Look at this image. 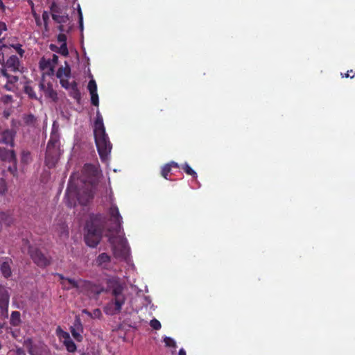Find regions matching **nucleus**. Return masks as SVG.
<instances>
[{
	"instance_id": "obj_1",
	"label": "nucleus",
	"mask_w": 355,
	"mask_h": 355,
	"mask_svg": "<svg viewBox=\"0 0 355 355\" xmlns=\"http://www.w3.org/2000/svg\"><path fill=\"white\" fill-rule=\"evenodd\" d=\"M105 284V293H110L112 298L104 306V312L109 315L119 314L121 313L126 300L125 295L123 293L125 284L116 276L106 279Z\"/></svg>"
},
{
	"instance_id": "obj_2",
	"label": "nucleus",
	"mask_w": 355,
	"mask_h": 355,
	"mask_svg": "<svg viewBox=\"0 0 355 355\" xmlns=\"http://www.w3.org/2000/svg\"><path fill=\"white\" fill-rule=\"evenodd\" d=\"M94 135L99 156L102 160H105L111 152L112 144L105 132L103 116L98 110L94 124Z\"/></svg>"
},
{
	"instance_id": "obj_3",
	"label": "nucleus",
	"mask_w": 355,
	"mask_h": 355,
	"mask_svg": "<svg viewBox=\"0 0 355 355\" xmlns=\"http://www.w3.org/2000/svg\"><path fill=\"white\" fill-rule=\"evenodd\" d=\"M85 187L83 190L78 189L69 182L66 190V196L69 199V206L71 207L76 204L77 200L80 205H86L94 198V185L85 184Z\"/></svg>"
},
{
	"instance_id": "obj_4",
	"label": "nucleus",
	"mask_w": 355,
	"mask_h": 355,
	"mask_svg": "<svg viewBox=\"0 0 355 355\" xmlns=\"http://www.w3.org/2000/svg\"><path fill=\"white\" fill-rule=\"evenodd\" d=\"M60 134L57 128L53 125L51 130L50 139L47 143L45 164L52 168L55 166L60 156Z\"/></svg>"
},
{
	"instance_id": "obj_5",
	"label": "nucleus",
	"mask_w": 355,
	"mask_h": 355,
	"mask_svg": "<svg viewBox=\"0 0 355 355\" xmlns=\"http://www.w3.org/2000/svg\"><path fill=\"white\" fill-rule=\"evenodd\" d=\"M85 229V241L86 244L91 248L96 247L101 240L103 233V225L98 217H92L87 222Z\"/></svg>"
},
{
	"instance_id": "obj_6",
	"label": "nucleus",
	"mask_w": 355,
	"mask_h": 355,
	"mask_svg": "<svg viewBox=\"0 0 355 355\" xmlns=\"http://www.w3.org/2000/svg\"><path fill=\"white\" fill-rule=\"evenodd\" d=\"M12 51L10 47L6 44L0 46V64L2 69L0 70H6L13 73L22 72L21 70V63L19 58L15 55H10Z\"/></svg>"
},
{
	"instance_id": "obj_7",
	"label": "nucleus",
	"mask_w": 355,
	"mask_h": 355,
	"mask_svg": "<svg viewBox=\"0 0 355 355\" xmlns=\"http://www.w3.org/2000/svg\"><path fill=\"white\" fill-rule=\"evenodd\" d=\"M83 182L88 184L95 185L98 180L99 171L96 165L85 164L82 170Z\"/></svg>"
},
{
	"instance_id": "obj_8",
	"label": "nucleus",
	"mask_w": 355,
	"mask_h": 355,
	"mask_svg": "<svg viewBox=\"0 0 355 355\" xmlns=\"http://www.w3.org/2000/svg\"><path fill=\"white\" fill-rule=\"evenodd\" d=\"M28 253L33 262L39 267L44 268L51 263V257L46 256L37 248L29 247Z\"/></svg>"
},
{
	"instance_id": "obj_9",
	"label": "nucleus",
	"mask_w": 355,
	"mask_h": 355,
	"mask_svg": "<svg viewBox=\"0 0 355 355\" xmlns=\"http://www.w3.org/2000/svg\"><path fill=\"white\" fill-rule=\"evenodd\" d=\"M50 13L53 20L57 24H65L69 19L66 11L54 1L50 6Z\"/></svg>"
},
{
	"instance_id": "obj_10",
	"label": "nucleus",
	"mask_w": 355,
	"mask_h": 355,
	"mask_svg": "<svg viewBox=\"0 0 355 355\" xmlns=\"http://www.w3.org/2000/svg\"><path fill=\"white\" fill-rule=\"evenodd\" d=\"M110 220L113 223L114 227L112 231L115 234L120 233L122 229V216H121L119 209L116 205H112L109 209Z\"/></svg>"
},
{
	"instance_id": "obj_11",
	"label": "nucleus",
	"mask_w": 355,
	"mask_h": 355,
	"mask_svg": "<svg viewBox=\"0 0 355 355\" xmlns=\"http://www.w3.org/2000/svg\"><path fill=\"white\" fill-rule=\"evenodd\" d=\"M83 326L79 316H76L73 324L70 327V331L73 338L77 342H81L83 339L82 334L83 333Z\"/></svg>"
},
{
	"instance_id": "obj_12",
	"label": "nucleus",
	"mask_w": 355,
	"mask_h": 355,
	"mask_svg": "<svg viewBox=\"0 0 355 355\" xmlns=\"http://www.w3.org/2000/svg\"><path fill=\"white\" fill-rule=\"evenodd\" d=\"M10 295L8 291L3 288H0V311L2 314L8 313Z\"/></svg>"
},
{
	"instance_id": "obj_13",
	"label": "nucleus",
	"mask_w": 355,
	"mask_h": 355,
	"mask_svg": "<svg viewBox=\"0 0 355 355\" xmlns=\"http://www.w3.org/2000/svg\"><path fill=\"white\" fill-rule=\"evenodd\" d=\"M40 89L43 91L45 96L48 98L55 101L57 99V92L53 89V85L51 83H48L46 85L44 80H42L39 84Z\"/></svg>"
},
{
	"instance_id": "obj_14",
	"label": "nucleus",
	"mask_w": 355,
	"mask_h": 355,
	"mask_svg": "<svg viewBox=\"0 0 355 355\" xmlns=\"http://www.w3.org/2000/svg\"><path fill=\"white\" fill-rule=\"evenodd\" d=\"M15 136V132L11 130L3 131L0 135V144L10 145L11 147H13Z\"/></svg>"
},
{
	"instance_id": "obj_15",
	"label": "nucleus",
	"mask_w": 355,
	"mask_h": 355,
	"mask_svg": "<svg viewBox=\"0 0 355 355\" xmlns=\"http://www.w3.org/2000/svg\"><path fill=\"white\" fill-rule=\"evenodd\" d=\"M12 260L9 258L3 259L0 263V271L5 278H8L12 275Z\"/></svg>"
},
{
	"instance_id": "obj_16",
	"label": "nucleus",
	"mask_w": 355,
	"mask_h": 355,
	"mask_svg": "<svg viewBox=\"0 0 355 355\" xmlns=\"http://www.w3.org/2000/svg\"><path fill=\"white\" fill-rule=\"evenodd\" d=\"M0 158L1 160L5 162H15L17 159L16 154L15 150H8L5 148L0 147Z\"/></svg>"
},
{
	"instance_id": "obj_17",
	"label": "nucleus",
	"mask_w": 355,
	"mask_h": 355,
	"mask_svg": "<svg viewBox=\"0 0 355 355\" xmlns=\"http://www.w3.org/2000/svg\"><path fill=\"white\" fill-rule=\"evenodd\" d=\"M114 254L116 257L126 258L128 254L126 241L121 240L119 246H114Z\"/></svg>"
},
{
	"instance_id": "obj_18",
	"label": "nucleus",
	"mask_w": 355,
	"mask_h": 355,
	"mask_svg": "<svg viewBox=\"0 0 355 355\" xmlns=\"http://www.w3.org/2000/svg\"><path fill=\"white\" fill-rule=\"evenodd\" d=\"M85 284L88 291L96 296H98L102 293H105V287L100 284H94L91 282H85Z\"/></svg>"
},
{
	"instance_id": "obj_19",
	"label": "nucleus",
	"mask_w": 355,
	"mask_h": 355,
	"mask_svg": "<svg viewBox=\"0 0 355 355\" xmlns=\"http://www.w3.org/2000/svg\"><path fill=\"white\" fill-rule=\"evenodd\" d=\"M111 257L107 253H101L96 258V264L103 269L107 268V265L110 262Z\"/></svg>"
},
{
	"instance_id": "obj_20",
	"label": "nucleus",
	"mask_w": 355,
	"mask_h": 355,
	"mask_svg": "<svg viewBox=\"0 0 355 355\" xmlns=\"http://www.w3.org/2000/svg\"><path fill=\"white\" fill-rule=\"evenodd\" d=\"M69 90L70 96L74 98L79 103L81 99V94L78 88V84L75 80L72 81V86L69 89Z\"/></svg>"
},
{
	"instance_id": "obj_21",
	"label": "nucleus",
	"mask_w": 355,
	"mask_h": 355,
	"mask_svg": "<svg viewBox=\"0 0 355 355\" xmlns=\"http://www.w3.org/2000/svg\"><path fill=\"white\" fill-rule=\"evenodd\" d=\"M22 320L21 318V313L18 311H14L11 313L10 318V324L14 327H17L21 325Z\"/></svg>"
},
{
	"instance_id": "obj_22",
	"label": "nucleus",
	"mask_w": 355,
	"mask_h": 355,
	"mask_svg": "<svg viewBox=\"0 0 355 355\" xmlns=\"http://www.w3.org/2000/svg\"><path fill=\"white\" fill-rule=\"evenodd\" d=\"M50 49L53 51H55L64 57H67L69 55L67 43L62 44L59 48L54 44H51Z\"/></svg>"
},
{
	"instance_id": "obj_23",
	"label": "nucleus",
	"mask_w": 355,
	"mask_h": 355,
	"mask_svg": "<svg viewBox=\"0 0 355 355\" xmlns=\"http://www.w3.org/2000/svg\"><path fill=\"white\" fill-rule=\"evenodd\" d=\"M58 62V56L55 54H53L52 58L51 60L46 61L44 59H42L40 62V65L42 69H44L48 67H50L51 68L53 67V66H51V63L56 64Z\"/></svg>"
},
{
	"instance_id": "obj_24",
	"label": "nucleus",
	"mask_w": 355,
	"mask_h": 355,
	"mask_svg": "<svg viewBox=\"0 0 355 355\" xmlns=\"http://www.w3.org/2000/svg\"><path fill=\"white\" fill-rule=\"evenodd\" d=\"M61 284L62 285L63 288L67 290L79 288V282L78 281L68 277L66 278V282H62Z\"/></svg>"
},
{
	"instance_id": "obj_25",
	"label": "nucleus",
	"mask_w": 355,
	"mask_h": 355,
	"mask_svg": "<svg viewBox=\"0 0 355 355\" xmlns=\"http://www.w3.org/2000/svg\"><path fill=\"white\" fill-rule=\"evenodd\" d=\"M0 73L3 76L6 77L7 80L13 85H15V83L19 80V77L17 76L10 74L8 71H6V70H0Z\"/></svg>"
},
{
	"instance_id": "obj_26",
	"label": "nucleus",
	"mask_w": 355,
	"mask_h": 355,
	"mask_svg": "<svg viewBox=\"0 0 355 355\" xmlns=\"http://www.w3.org/2000/svg\"><path fill=\"white\" fill-rule=\"evenodd\" d=\"M71 74V69L69 67H67L65 68H63V67H60L58 69L57 73H56V76L61 79L64 76L65 77H69Z\"/></svg>"
},
{
	"instance_id": "obj_27",
	"label": "nucleus",
	"mask_w": 355,
	"mask_h": 355,
	"mask_svg": "<svg viewBox=\"0 0 355 355\" xmlns=\"http://www.w3.org/2000/svg\"><path fill=\"white\" fill-rule=\"evenodd\" d=\"M0 222L4 223L6 225H10L12 223L13 219L8 213H0Z\"/></svg>"
},
{
	"instance_id": "obj_28",
	"label": "nucleus",
	"mask_w": 355,
	"mask_h": 355,
	"mask_svg": "<svg viewBox=\"0 0 355 355\" xmlns=\"http://www.w3.org/2000/svg\"><path fill=\"white\" fill-rule=\"evenodd\" d=\"M181 168L189 175L192 176L194 178H197L196 172L187 164L184 163L181 166Z\"/></svg>"
},
{
	"instance_id": "obj_29",
	"label": "nucleus",
	"mask_w": 355,
	"mask_h": 355,
	"mask_svg": "<svg viewBox=\"0 0 355 355\" xmlns=\"http://www.w3.org/2000/svg\"><path fill=\"white\" fill-rule=\"evenodd\" d=\"M63 344L69 352H74L76 351V345L71 338L68 340H63Z\"/></svg>"
},
{
	"instance_id": "obj_30",
	"label": "nucleus",
	"mask_w": 355,
	"mask_h": 355,
	"mask_svg": "<svg viewBox=\"0 0 355 355\" xmlns=\"http://www.w3.org/2000/svg\"><path fill=\"white\" fill-rule=\"evenodd\" d=\"M23 120L25 124L28 125H34L36 122V117L32 114H26L23 116Z\"/></svg>"
},
{
	"instance_id": "obj_31",
	"label": "nucleus",
	"mask_w": 355,
	"mask_h": 355,
	"mask_svg": "<svg viewBox=\"0 0 355 355\" xmlns=\"http://www.w3.org/2000/svg\"><path fill=\"white\" fill-rule=\"evenodd\" d=\"M56 332H57V334L58 336L60 338H62L63 340H68L69 339L71 338L70 337V335L68 332L67 331H63L60 327H58L56 329Z\"/></svg>"
},
{
	"instance_id": "obj_32",
	"label": "nucleus",
	"mask_w": 355,
	"mask_h": 355,
	"mask_svg": "<svg viewBox=\"0 0 355 355\" xmlns=\"http://www.w3.org/2000/svg\"><path fill=\"white\" fill-rule=\"evenodd\" d=\"M10 47V49L12 50V48H13L16 52L20 55L21 58L24 56V54L25 53L24 50L22 49V45L21 44H11L10 46H8Z\"/></svg>"
},
{
	"instance_id": "obj_33",
	"label": "nucleus",
	"mask_w": 355,
	"mask_h": 355,
	"mask_svg": "<svg viewBox=\"0 0 355 355\" xmlns=\"http://www.w3.org/2000/svg\"><path fill=\"white\" fill-rule=\"evenodd\" d=\"M17 159L15 162H10L9 163L12 164V165L8 167V171L12 174L14 177L17 176Z\"/></svg>"
},
{
	"instance_id": "obj_34",
	"label": "nucleus",
	"mask_w": 355,
	"mask_h": 355,
	"mask_svg": "<svg viewBox=\"0 0 355 355\" xmlns=\"http://www.w3.org/2000/svg\"><path fill=\"white\" fill-rule=\"evenodd\" d=\"M24 92L28 95V96L31 98H35L36 99L37 98V96H36V94H35V92L33 89V88L31 87V86H29V85H25L24 87Z\"/></svg>"
},
{
	"instance_id": "obj_35",
	"label": "nucleus",
	"mask_w": 355,
	"mask_h": 355,
	"mask_svg": "<svg viewBox=\"0 0 355 355\" xmlns=\"http://www.w3.org/2000/svg\"><path fill=\"white\" fill-rule=\"evenodd\" d=\"M171 168L170 167L169 165L166 164L162 168L161 175L164 178H165L166 180H168V175L171 173Z\"/></svg>"
},
{
	"instance_id": "obj_36",
	"label": "nucleus",
	"mask_w": 355,
	"mask_h": 355,
	"mask_svg": "<svg viewBox=\"0 0 355 355\" xmlns=\"http://www.w3.org/2000/svg\"><path fill=\"white\" fill-rule=\"evenodd\" d=\"M8 191L6 181L3 178H0V196H4Z\"/></svg>"
},
{
	"instance_id": "obj_37",
	"label": "nucleus",
	"mask_w": 355,
	"mask_h": 355,
	"mask_svg": "<svg viewBox=\"0 0 355 355\" xmlns=\"http://www.w3.org/2000/svg\"><path fill=\"white\" fill-rule=\"evenodd\" d=\"M88 90L89 93H94L97 92V85L94 80H89L88 85H87Z\"/></svg>"
},
{
	"instance_id": "obj_38",
	"label": "nucleus",
	"mask_w": 355,
	"mask_h": 355,
	"mask_svg": "<svg viewBox=\"0 0 355 355\" xmlns=\"http://www.w3.org/2000/svg\"><path fill=\"white\" fill-rule=\"evenodd\" d=\"M42 19L44 21V26L46 31H48V24L49 21V14L47 11H44L42 13Z\"/></svg>"
},
{
	"instance_id": "obj_39",
	"label": "nucleus",
	"mask_w": 355,
	"mask_h": 355,
	"mask_svg": "<svg viewBox=\"0 0 355 355\" xmlns=\"http://www.w3.org/2000/svg\"><path fill=\"white\" fill-rule=\"evenodd\" d=\"M164 342L166 346H167V347H176V343H175V340L170 337H165L164 339Z\"/></svg>"
},
{
	"instance_id": "obj_40",
	"label": "nucleus",
	"mask_w": 355,
	"mask_h": 355,
	"mask_svg": "<svg viewBox=\"0 0 355 355\" xmlns=\"http://www.w3.org/2000/svg\"><path fill=\"white\" fill-rule=\"evenodd\" d=\"M91 94V103L92 105L95 106H98L99 101H98V95L97 92L90 93Z\"/></svg>"
},
{
	"instance_id": "obj_41",
	"label": "nucleus",
	"mask_w": 355,
	"mask_h": 355,
	"mask_svg": "<svg viewBox=\"0 0 355 355\" xmlns=\"http://www.w3.org/2000/svg\"><path fill=\"white\" fill-rule=\"evenodd\" d=\"M150 325L153 329L155 330H159L162 327L160 322L157 319L151 320L150 322Z\"/></svg>"
},
{
	"instance_id": "obj_42",
	"label": "nucleus",
	"mask_w": 355,
	"mask_h": 355,
	"mask_svg": "<svg viewBox=\"0 0 355 355\" xmlns=\"http://www.w3.org/2000/svg\"><path fill=\"white\" fill-rule=\"evenodd\" d=\"M31 157V153L28 151L23 150L21 153V162L26 163L29 161Z\"/></svg>"
},
{
	"instance_id": "obj_43",
	"label": "nucleus",
	"mask_w": 355,
	"mask_h": 355,
	"mask_svg": "<svg viewBox=\"0 0 355 355\" xmlns=\"http://www.w3.org/2000/svg\"><path fill=\"white\" fill-rule=\"evenodd\" d=\"M60 82L62 87L66 89H69L72 86V82L70 83L67 79L61 78Z\"/></svg>"
},
{
	"instance_id": "obj_44",
	"label": "nucleus",
	"mask_w": 355,
	"mask_h": 355,
	"mask_svg": "<svg viewBox=\"0 0 355 355\" xmlns=\"http://www.w3.org/2000/svg\"><path fill=\"white\" fill-rule=\"evenodd\" d=\"M11 353V355H26L24 349L21 347H17L15 350H12Z\"/></svg>"
},
{
	"instance_id": "obj_45",
	"label": "nucleus",
	"mask_w": 355,
	"mask_h": 355,
	"mask_svg": "<svg viewBox=\"0 0 355 355\" xmlns=\"http://www.w3.org/2000/svg\"><path fill=\"white\" fill-rule=\"evenodd\" d=\"M57 40L59 42H61L62 44L67 43V36L64 33H60L57 37Z\"/></svg>"
},
{
	"instance_id": "obj_46",
	"label": "nucleus",
	"mask_w": 355,
	"mask_h": 355,
	"mask_svg": "<svg viewBox=\"0 0 355 355\" xmlns=\"http://www.w3.org/2000/svg\"><path fill=\"white\" fill-rule=\"evenodd\" d=\"M342 77L344 78H354L355 77V73H353V70H348L345 74L341 73Z\"/></svg>"
},
{
	"instance_id": "obj_47",
	"label": "nucleus",
	"mask_w": 355,
	"mask_h": 355,
	"mask_svg": "<svg viewBox=\"0 0 355 355\" xmlns=\"http://www.w3.org/2000/svg\"><path fill=\"white\" fill-rule=\"evenodd\" d=\"M4 88L8 91L14 92L16 89V87L7 80L6 84L4 85Z\"/></svg>"
},
{
	"instance_id": "obj_48",
	"label": "nucleus",
	"mask_w": 355,
	"mask_h": 355,
	"mask_svg": "<svg viewBox=\"0 0 355 355\" xmlns=\"http://www.w3.org/2000/svg\"><path fill=\"white\" fill-rule=\"evenodd\" d=\"M92 318H100L102 315L101 311L99 309H96L94 310Z\"/></svg>"
},
{
	"instance_id": "obj_49",
	"label": "nucleus",
	"mask_w": 355,
	"mask_h": 355,
	"mask_svg": "<svg viewBox=\"0 0 355 355\" xmlns=\"http://www.w3.org/2000/svg\"><path fill=\"white\" fill-rule=\"evenodd\" d=\"M7 31V26L5 22L0 21V36L3 33V32H5Z\"/></svg>"
},
{
	"instance_id": "obj_50",
	"label": "nucleus",
	"mask_w": 355,
	"mask_h": 355,
	"mask_svg": "<svg viewBox=\"0 0 355 355\" xmlns=\"http://www.w3.org/2000/svg\"><path fill=\"white\" fill-rule=\"evenodd\" d=\"M78 15H79V24H80V28L81 30L83 28V14L81 12V9L79 8L78 9Z\"/></svg>"
},
{
	"instance_id": "obj_51",
	"label": "nucleus",
	"mask_w": 355,
	"mask_h": 355,
	"mask_svg": "<svg viewBox=\"0 0 355 355\" xmlns=\"http://www.w3.org/2000/svg\"><path fill=\"white\" fill-rule=\"evenodd\" d=\"M166 164L169 165L171 168H172V167H174V168L180 167L179 164L173 161L170 162L169 163H167Z\"/></svg>"
},
{
	"instance_id": "obj_52",
	"label": "nucleus",
	"mask_w": 355,
	"mask_h": 355,
	"mask_svg": "<svg viewBox=\"0 0 355 355\" xmlns=\"http://www.w3.org/2000/svg\"><path fill=\"white\" fill-rule=\"evenodd\" d=\"M60 25L58 27V31L60 32V33H63V32L65 31L64 26H63V24H59Z\"/></svg>"
},
{
	"instance_id": "obj_53",
	"label": "nucleus",
	"mask_w": 355,
	"mask_h": 355,
	"mask_svg": "<svg viewBox=\"0 0 355 355\" xmlns=\"http://www.w3.org/2000/svg\"><path fill=\"white\" fill-rule=\"evenodd\" d=\"M56 275H57V276L60 278V279H61L62 282H66V278H67V277H64L63 275L60 274V273H58Z\"/></svg>"
},
{
	"instance_id": "obj_54",
	"label": "nucleus",
	"mask_w": 355,
	"mask_h": 355,
	"mask_svg": "<svg viewBox=\"0 0 355 355\" xmlns=\"http://www.w3.org/2000/svg\"><path fill=\"white\" fill-rule=\"evenodd\" d=\"M0 8H1L3 11H4V10H6V6H5V5H4V3H3V1H2V0H0Z\"/></svg>"
},
{
	"instance_id": "obj_55",
	"label": "nucleus",
	"mask_w": 355,
	"mask_h": 355,
	"mask_svg": "<svg viewBox=\"0 0 355 355\" xmlns=\"http://www.w3.org/2000/svg\"><path fill=\"white\" fill-rule=\"evenodd\" d=\"M178 355H186V351L184 349H180Z\"/></svg>"
},
{
	"instance_id": "obj_56",
	"label": "nucleus",
	"mask_w": 355,
	"mask_h": 355,
	"mask_svg": "<svg viewBox=\"0 0 355 355\" xmlns=\"http://www.w3.org/2000/svg\"><path fill=\"white\" fill-rule=\"evenodd\" d=\"M83 313H86V314H87V315H88L89 316L92 317V314L90 312H89L87 309H84V310L83 311Z\"/></svg>"
},
{
	"instance_id": "obj_57",
	"label": "nucleus",
	"mask_w": 355,
	"mask_h": 355,
	"mask_svg": "<svg viewBox=\"0 0 355 355\" xmlns=\"http://www.w3.org/2000/svg\"><path fill=\"white\" fill-rule=\"evenodd\" d=\"M109 241H110V243H112V238H110Z\"/></svg>"
}]
</instances>
